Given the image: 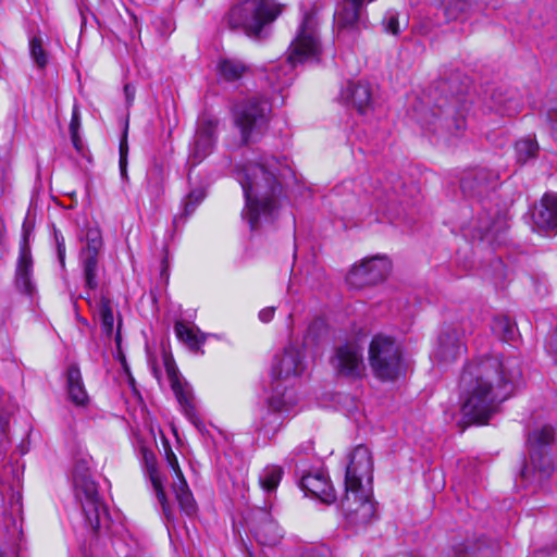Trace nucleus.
I'll return each instance as SVG.
<instances>
[{
  "label": "nucleus",
  "mask_w": 557,
  "mask_h": 557,
  "mask_svg": "<svg viewBox=\"0 0 557 557\" xmlns=\"http://www.w3.org/2000/svg\"><path fill=\"white\" fill-rule=\"evenodd\" d=\"M275 307H268L259 312V318L262 322H269L274 315Z\"/></svg>",
  "instance_id": "48"
},
{
  "label": "nucleus",
  "mask_w": 557,
  "mask_h": 557,
  "mask_svg": "<svg viewBox=\"0 0 557 557\" xmlns=\"http://www.w3.org/2000/svg\"><path fill=\"white\" fill-rule=\"evenodd\" d=\"M219 120L209 114H202L198 122L193 147L189 153L194 164L200 163L213 150L216 141Z\"/></svg>",
  "instance_id": "11"
},
{
  "label": "nucleus",
  "mask_w": 557,
  "mask_h": 557,
  "mask_svg": "<svg viewBox=\"0 0 557 557\" xmlns=\"http://www.w3.org/2000/svg\"><path fill=\"white\" fill-rule=\"evenodd\" d=\"M545 347L549 354L557 357V325L556 329L548 334Z\"/></svg>",
  "instance_id": "45"
},
{
  "label": "nucleus",
  "mask_w": 557,
  "mask_h": 557,
  "mask_svg": "<svg viewBox=\"0 0 557 557\" xmlns=\"http://www.w3.org/2000/svg\"><path fill=\"white\" fill-rule=\"evenodd\" d=\"M546 117L549 123L552 137L557 141V99L550 103Z\"/></svg>",
  "instance_id": "42"
},
{
  "label": "nucleus",
  "mask_w": 557,
  "mask_h": 557,
  "mask_svg": "<svg viewBox=\"0 0 557 557\" xmlns=\"http://www.w3.org/2000/svg\"><path fill=\"white\" fill-rule=\"evenodd\" d=\"M533 220L539 228L557 231V194L544 195Z\"/></svg>",
  "instance_id": "25"
},
{
  "label": "nucleus",
  "mask_w": 557,
  "mask_h": 557,
  "mask_svg": "<svg viewBox=\"0 0 557 557\" xmlns=\"http://www.w3.org/2000/svg\"><path fill=\"white\" fill-rule=\"evenodd\" d=\"M554 438L555 430L548 424L535 426L529 432L527 444L530 461L521 470L523 479L542 482L550 478L555 466L548 455V447L554 442Z\"/></svg>",
  "instance_id": "6"
},
{
  "label": "nucleus",
  "mask_w": 557,
  "mask_h": 557,
  "mask_svg": "<svg viewBox=\"0 0 557 557\" xmlns=\"http://www.w3.org/2000/svg\"><path fill=\"white\" fill-rule=\"evenodd\" d=\"M270 112L271 106L268 100L258 96L250 97L237 104L234 124L239 129L243 145L260 137L269 121Z\"/></svg>",
  "instance_id": "8"
},
{
  "label": "nucleus",
  "mask_w": 557,
  "mask_h": 557,
  "mask_svg": "<svg viewBox=\"0 0 557 557\" xmlns=\"http://www.w3.org/2000/svg\"><path fill=\"white\" fill-rule=\"evenodd\" d=\"M507 228L506 214L495 208L484 207L472 224L473 237L480 240H499Z\"/></svg>",
  "instance_id": "14"
},
{
  "label": "nucleus",
  "mask_w": 557,
  "mask_h": 557,
  "mask_svg": "<svg viewBox=\"0 0 557 557\" xmlns=\"http://www.w3.org/2000/svg\"><path fill=\"white\" fill-rule=\"evenodd\" d=\"M127 152H128V146H127V140H126V135H124V137L122 138L121 143H120V157H124V158H127Z\"/></svg>",
  "instance_id": "50"
},
{
  "label": "nucleus",
  "mask_w": 557,
  "mask_h": 557,
  "mask_svg": "<svg viewBox=\"0 0 557 557\" xmlns=\"http://www.w3.org/2000/svg\"><path fill=\"white\" fill-rule=\"evenodd\" d=\"M438 123L454 136H458L466 128V120L462 113L457 109V101H451L447 106L438 107Z\"/></svg>",
  "instance_id": "27"
},
{
  "label": "nucleus",
  "mask_w": 557,
  "mask_h": 557,
  "mask_svg": "<svg viewBox=\"0 0 557 557\" xmlns=\"http://www.w3.org/2000/svg\"><path fill=\"white\" fill-rule=\"evenodd\" d=\"M342 96L346 101L351 102L361 114L371 106V88L368 83H351Z\"/></svg>",
  "instance_id": "28"
},
{
  "label": "nucleus",
  "mask_w": 557,
  "mask_h": 557,
  "mask_svg": "<svg viewBox=\"0 0 557 557\" xmlns=\"http://www.w3.org/2000/svg\"><path fill=\"white\" fill-rule=\"evenodd\" d=\"M283 475V468L280 466H269L267 467L262 474L260 475V485L267 492H273L276 490L277 485Z\"/></svg>",
  "instance_id": "36"
},
{
  "label": "nucleus",
  "mask_w": 557,
  "mask_h": 557,
  "mask_svg": "<svg viewBox=\"0 0 557 557\" xmlns=\"http://www.w3.org/2000/svg\"><path fill=\"white\" fill-rule=\"evenodd\" d=\"M383 26L387 33L397 35L399 33L398 16L395 13L388 12L383 18Z\"/></svg>",
  "instance_id": "43"
},
{
  "label": "nucleus",
  "mask_w": 557,
  "mask_h": 557,
  "mask_svg": "<svg viewBox=\"0 0 557 557\" xmlns=\"http://www.w3.org/2000/svg\"><path fill=\"white\" fill-rule=\"evenodd\" d=\"M521 373L516 357L487 356L467 363L459 380L465 422L487 423L498 404L511 395Z\"/></svg>",
  "instance_id": "1"
},
{
  "label": "nucleus",
  "mask_w": 557,
  "mask_h": 557,
  "mask_svg": "<svg viewBox=\"0 0 557 557\" xmlns=\"http://www.w3.org/2000/svg\"><path fill=\"white\" fill-rule=\"evenodd\" d=\"M154 492H156V496L162 507V511L166 518L168 521H171L173 520V512H172V509L170 507V504L168 502V498H166V495H165V492H164V488H163V485L160 484L158 486H154L153 487Z\"/></svg>",
  "instance_id": "41"
},
{
  "label": "nucleus",
  "mask_w": 557,
  "mask_h": 557,
  "mask_svg": "<svg viewBox=\"0 0 557 557\" xmlns=\"http://www.w3.org/2000/svg\"><path fill=\"white\" fill-rule=\"evenodd\" d=\"M507 228L506 214L495 208L484 207L472 224L473 237L480 240H499Z\"/></svg>",
  "instance_id": "13"
},
{
  "label": "nucleus",
  "mask_w": 557,
  "mask_h": 557,
  "mask_svg": "<svg viewBox=\"0 0 557 557\" xmlns=\"http://www.w3.org/2000/svg\"><path fill=\"white\" fill-rule=\"evenodd\" d=\"M493 333L503 342H512L518 335V330L508 317H495L492 322Z\"/></svg>",
  "instance_id": "33"
},
{
  "label": "nucleus",
  "mask_w": 557,
  "mask_h": 557,
  "mask_svg": "<svg viewBox=\"0 0 557 557\" xmlns=\"http://www.w3.org/2000/svg\"><path fill=\"white\" fill-rule=\"evenodd\" d=\"M165 370H166V375L171 383V388H172L178 404L183 408L185 414L189 419H193L195 416V407L193 404V394L188 387V384L186 382L183 383L181 381V379L178 376V370L173 363L166 362Z\"/></svg>",
  "instance_id": "22"
},
{
  "label": "nucleus",
  "mask_w": 557,
  "mask_h": 557,
  "mask_svg": "<svg viewBox=\"0 0 557 557\" xmlns=\"http://www.w3.org/2000/svg\"><path fill=\"white\" fill-rule=\"evenodd\" d=\"M33 259L29 248L26 244L21 247L15 271L16 287L25 294H33L35 286L32 282Z\"/></svg>",
  "instance_id": "24"
},
{
  "label": "nucleus",
  "mask_w": 557,
  "mask_h": 557,
  "mask_svg": "<svg viewBox=\"0 0 557 557\" xmlns=\"http://www.w3.org/2000/svg\"><path fill=\"white\" fill-rule=\"evenodd\" d=\"M172 488L182 511H184L187 516H193L197 510V505L185 478L175 480Z\"/></svg>",
  "instance_id": "31"
},
{
  "label": "nucleus",
  "mask_w": 557,
  "mask_h": 557,
  "mask_svg": "<svg viewBox=\"0 0 557 557\" xmlns=\"http://www.w3.org/2000/svg\"><path fill=\"white\" fill-rule=\"evenodd\" d=\"M66 387L69 399L76 406H85L88 400L82 373L76 364H71L66 371Z\"/></svg>",
  "instance_id": "26"
},
{
  "label": "nucleus",
  "mask_w": 557,
  "mask_h": 557,
  "mask_svg": "<svg viewBox=\"0 0 557 557\" xmlns=\"http://www.w3.org/2000/svg\"><path fill=\"white\" fill-rule=\"evenodd\" d=\"M79 125H81L79 113H78L77 108H74L73 113H72V119L70 122V133L78 132Z\"/></svg>",
  "instance_id": "47"
},
{
  "label": "nucleus",
  "mask_w": 557,
  "mask_h": 557,
  "mask_svg": "<svg viewBox=\"0 0 557 557\" xmlns=\"http://www.w3.org/2000/svg\"><path fill=\"white\" fill-rule=\"evenodd\" d=\"M250 529L255 539L261 545L274 546L282 539L280 527L267 510L257 512Z\"/></svg>",
  "instance_id": "19"
},
{
  "label": "nucleus",
  "mask_w": 557,
  "mask_h": 557,
  "mask_svg": "<svg viewBox=\"0 0 557 557\" xmlns=\"http://www.w3.org/2000/svg\"><path fill=\"white\" fill-rule=\"evenodd\" d=\"M120 171L122 176H126L127 158L120 157Z\"/></svg>",
  "instance_id": "52"
},
{
  "label": "nucleus",
  "mask_w": 557,
  "mask_h": 557,
  "mask_svg": "<svg viewBox=\"0 0 557 557\" xmlns=\"http://www.w3.org/2000/svg\"><path fill=\"white\" fill-rule=\"evenodd\" d=\"M71 134V139H72V143H73V146L77 149V150H81L82 149V143H81V138L78 136V132L76 133H70Z\"/></svg>",
  "instance_id": "51"
},
{
  "label": "nucleus",
  "mask_w": 557,
  "mask_h": 557,
  "mask_svg": "<svg viewBox=\"0 0 557 557\" xmlns=\"http://www.w3.org/2000/svg\"><path fill=\"white\" fill-rule=\"evenodd\" d=\"M374 0H343L334 14L337 36L346 40L349 34L352 36L359 30V24L366 12V7Z\"/></svg>",
  "instance_id": "10"
},
{
  "label": "nucleus",
  "mask_w": 557,
  "mask_h": 557,
  "mask_svg": "<svg viewBox=\"0 0 557 557\" xmlns=\"http://www.w3.org/2000/svg\"><path fill=\"white\" fill-rule=\"evenodd\" d=\"M270 408H272L274 411L273 412H269L264 418H263V424H262V428L265 429V432L268 433L269 430L267 429L268 428V424L270 423H273L275 424V426L273 428L272 430V433L275 434L277 429L280 428V425L282 424V417L281 414L277 412L280 411V406L276 405V401L274 398H271L270 399Z\"/></svg>",
  "instance_id": "40"
},
{
  "label": "nucleus",
  "mask_w": 557,
  "mask_h": 557,
  "mask_svg": "<svg viewBox=\"0 0 557 557\" xmlns=\"http://www.w3.org/2000/svg\"><path fill=\"white\" fill-rule=\"evenodd\" d=\"M333 364L344 376L360 377L364 372L362 347L356 342H349L337 347Z\"/></svg>",
  "instance_id": "16"
},
{
  "label": "nucleus",
  "mask_w": 557,
  "mask_h": 557,
  "mask_svg": "<svg viewBox=\"0 0 557 557\" xmlns=\"http://www.w3.org/2000/svg\"><path fill=\"white\" fill-rule=\"evenodd\" d=\"M304 370L300 351L295 346H287L275 355L271 373L274 379H288L299 375Z\"/></svg>",
  "instance_id": "18"
},
{
  "label": "nucleus",
  "mask_w": 557,
  "mask_h": 557,
  "mask_svg": "<svg viewBox=\"0 0 557 557\" xmlns=\"http://www.w3.org/2000/svg\"><path fill=\"white\" fill-rule=\"evenodd\" d=\"M8 426V420L0 416V433H4Z\"/></svg>",
  "instance_id": "53"
},
{
  "label": "nucleus",
  "mask_w": 557,
  "mask_h": 557,
  "mask_svg": "<svg viewBox=\"0 0 557 557\" xmlns=\"http://www.w3.org/2000/svg\"><path fill=\"white\" fill-rule=\"evenodd\" d=\"M29 51L32 59L39 69H44L48 63V54L42 47V40L39 37H33L29 41Z\"/></svg>",
  "instance_id": "38"
},
{
  "label": "nucleus",
  "mask_w": 557,
  "mask_h": 557,
  "mask_svg": "<svg viewBox=\"0 0 557 557\" xmlns=\"http://www.w3.org/2000/svg\"><path fill=\"white\" fill-rule=\"evenodd\" d=\"M166 459H168L169 466L173 469V471L175 473L176 480L184 478V474L178 466L177 458L172 450H170L168 453Z\"/></svg>",
  "instance_id": "46"
},
{
  "label": "nucleus",
  "mask_w": 557,
  "mask_h": 557,
  "mask_svg": "<svg viewBox=\"0 0 557 557\" xmlns=\"http://www.w3.org/2000/svg\"><path fill=\"white\" fill-rule=\"evenodd\" d=\"M99 317L102 332L108 337H111L114 327V315L110 300L104 297H102L100 300Z\"/></svg>",
  "instance_id": "37"
},
{
  "label": "nucleus",
  "mask_w": 557,
  "mask_h": 557,
  "mask_svg": "<svg viewBox=\"0 0 557 557\" xmlns=\"http://www.w3.org/2000/svg\"><path fill=\"white\" fill-rule=\"evenodd\" d=\"M373 460L369 448L358 445L350 455L345 474V495L341 507L347 522L366 527L375 518V504L371 498Z\"/></svg>",
  "instance_id": "3"
},
{
  "label": "nucleus",
  "mask_w": 557,
  "mask_h": 557,
  "mask_svg": "<svg viewBox=\"0 0 557 557\" xmlns=\"http://www.w3.org/2000/svg\"><path fill=\"white\" fill-rule=\"evenodd\" d=\"M73 482L75 495L82 504L86 522L94 531H97L100 528L101 516L106 515V509L98 495L97 485L84 463L76 465Z\"/></svg>",
  "instance_id": "9"
},
{
  "label": "nucleus",
  "mask_w": 557,
  "mask_h": 557,
  "mask_svg": "<svg viewBox=\"0 0 557 557\" xmlns=\"http://www.w3.org/2000/svg\"><path fill=\"white\" fill-rule=\"evenodd\" d=\"M540 147L534 138L525 137L518 140L515 145L517 162L524 164L537 157Z\"/></svg>",
  "instance_id": "34"
},
{
  "label": "nucleus",
  "mask_w": 557,
  "mask_h": 557,
  "mask_svg": "<svg viewBox=\"0 0 557 557\" xmlns=\"http://www.w3.org/2000/svg\"><path fill=\"white\" fill-rule=\"evenodd\" d=\"M389 272V263L386 259L371 258L360 265H355L347 274L346 281L354 288L375 285L382 282Z\"/></svg>",
  "instance_id": "15"
},
{
  "label": "nucleus",
  "mask_w": 557,
  "mask_h": 557,
  "mask_svg": "<svg viewBox=\"0 0 557 557\" xmlns=\"http://www.w3.org/2000/svg\"><path fill=\"white\" fill-rule=\"evenodd\" d=\"M497 180L495 172L483 168L475 169L462 176L460 187L466 196L481 199L496 188Z\"/></svg>",
  "instance_id": "17"
},
{
  "label": "nucleus",
  "mask_w": 557,
  "mask_h": 557,
  "mask_svg": "<svg viewBox=\"0 0 557 557\" xmlns=\"http://www.w3.org/2000/svg\"><path fill=\"white\" fill-rule=\"evenodd\" d=\"M174 331L177 338L194 351L199 350L200 346L206 342V336L201 334L199 330H195L183 321L175 323Z\"/></svg>",
  "instance_id": "30"
},
{
  "label": "nucleus",
  "mask_w": 557,
  "mask_h": 557,
  "mask_svg": "<svg viewBox=\"0 0 557 557\" xmlns=\"http://www.w3.org/2000/svg\"><path fill=\"white\" fill-rule=\"evenodd\" d=\"M288 170L287 165L274 157H264L238 166L237 181L246 199L243 216L251 231L259 227L261 218L274 216L283 196L282 177Z\"/></svg>",
  "instance_id": "2"
},
{
  "label": "nucleus",
  "mask_w": 557,
  "mask_h": 557,
  "mask_svg": "<svg viewBox=\"0 0 557 557\" xmlns=\"http://www.w3.org/2000/svg\"><path fill=\"white\" fill-rule=\"evenodd\" d=\"M102 246L103 243L100 231L89 228L86 233V246L81 250L79 260L83 267L85 286L91 290L98 287V257Z\"/></svg>",
  "instance_id": "12"
},
{
  "label": "nucleus",
  "mask_w": 557,
  "mask_h": 557,
  "mask_svg": "<svg viewBox=\"0 0 557 557\" xmlns=\"http://www.w3.org/2000/svg\"><path fill=\"white\" fill-rule=\"evenodd\" d=\"M496 545L488 543L484 537L478 536L475 533L458 535L453 540L451 549L456 557H471L484 549H494Z\"/></svg>",
  "instance_id": "23"
},
{
  "label": "nucleus",
  "mask_w": 557,
  "mask_h": 557,
  "mask_svg": "<svg viewBox=\"0 0 557 557\" xmlns=\"http://www.w3.org/2000/svg\"><path fill=\"white\" fill-rule=\"evenodd\" d=\"M300 487L306 494H310L323 503L332 504L336 500L335 490L322 471L317 470L302 475Z\"/></svg>",
  "instance_id": "20"
},
{
  "label": "nucleus",
  "mask_w": 557,
  "mask_h": 557,
  "mask_svg": "<svg viewBox=\"0 0 557 557\" xmlns=\"http://www.w3.org/2000/svg\"><path fill=\"white\" fill-rule=\"evenodd\" d=\"M368 355L373 374L381 381H394L404 374L403 352L393 337L384 334L373 336Z\"/></svg>",
  "instance_id": "7"
},
{
  "label": "nucleus",
  "mask_w": 557,
  "mask_h": 557,
  "mask_svg": "<svg viewBox=\"0 0 557 557\" xmlns=\"http://www.w3.org/2000/svg\"><path fill=\"white\" fill-rule=\"evenodd\" d=\"M4 555V552L2 549H0V557H3Z\"/></svg>",
  "instance_id": "54"
},
{
  "label": "nucleus",
  "mask_w": 557,
  "mask_h": 557,
  "mask_svg": "<svg viewBox=\"0 0 557 557\" xmlns=\"http://www.w3.org/2000/svg\"><path fill=\"white\" fill-rule=\"evenodd\" d=\"M143 461L147 471V474L149 476V480L152 484V487L158 486L162 484L161 476L159 474L158 468H157V456L156 454L148 449L147 447L140 448Z\"/></svg>",
  "instance_id": "35"
},
{
  "label": "nucleus",
  "mask_w": 557,
  "mask_h": 557,
  "mask_svg": "<svg viewBox=\"0 0 557 557\" xmlns=\"http://www.w3.org/2000/svg\"><path fill=\"white\" fill-rule=\"evenodd\" d=\"M55 243H57V251L58 258L62 267L65 264V244L62 235H59L57 232L54 233Z\"/></svg>",
  "instance_id": "44"
},
{
  "label": "nucleus",
  "mask_w": 557,
  "mask_h": 557,
  "mask_svg": "<svg viewBox=\"0 0 557 557\" xmlns=\"http://www.w3.org/2000/svg\"><path fill=\"white\" fill-rule=\"evenodd\" d=\"M463 350L460 333L453 326H446L440 334L437 346L434 351L440 362H451L456 360Z\"/></svg>",
  "instance_id": "21"
},
{
  "label": "nucleus",
  "mask_w": 557,
  "mask_h": 557,
  "mask_svg": "<svg viewBox=\"0 0 557 557\" xmlns=\"http://www.w3.org/2000/svg\"><path fill=\"white\" fill-rule=\"evenodd\" d=\"M282 12L283 5L273 0H243L230 9L225 23L250 38L262 39Z\"/></svg>",
  "instance_id": "5"
},
{
  "label": "nucleus",
  "mask_w": 557,
  "mask_h": 557,
  "mask_svg": "<svg viewBox=\"0 0 557 557\" xmlns=\"http://www.w3.org/2000/svg\"><path fill=\"white\" fill-rule=\"evenodd\" d=\"M206 191L203 188H195L189 191L184 201V215L188 216L191 214L196 207L205 199Z\"/></svg>",
  "instance_id": "39"
},
{
  "label": "nucleus",
  "mask_w": 557,
  "mask_h": 557,
  "mask_svg": "<svg viewBox=\"0 0 557 557\" xmlns=\"http://www.w3.org/2000/svg\"><path fill=\"white\" fill-rule=\"evenodd\" d=\"M470 7L468 0H440V8L448 22L465 18Z\"/></svg>",
  "instance_id": "32"
},
{
  "label": "nucleus",
  "mask_w": 557,
  "mask_h": 557,
  "mask_svg": "<svg viewBox=\"0 0 557 557\" xmlns=\"http://www.w3.org/2000/svg\"><path fill=\"white\" fill-rule=\"evenodd\" d=\"M320 52L321 45L315 20L312 15L306 14L296 38L289 46L285 64L273 65L265 75L267 82L273 90L283 91L293 81L292 70L304 62L317 60Z\"/></svg>",
  "instance_id": "4"
},
{
  "label": "nucleus",
  "mask_w": 557,
  "mask_h": 557,
  "mask_svg": "<svg viewBox=\"0 0 557 557\" xmlns=\"http://www.w3.org/2000/svg\"><path fill=\"white\" fill-rule=\"evenodd\" d=\"M124 94H125L127 103L131 104L135 97V87L129 84H126L124 86Z\"/></svg>",
  "instance_id": "49"
},
{
  "label": "nucleus",
  "mask_w": 557,
  "mask_h": 557,
  "mask_svg": "<svg viewBox=\"0 0 557 557\" xmlns=\"http://www.w3.org/2000/svg\"><path fill=\"white\" fill-rule=\"evenodd\" d=\"M248 71L249 66L235 58H221L216 63L219 78L227 83L240 79Z\"/></svg>",
  "instance_id": "29"
}]
</instances>
